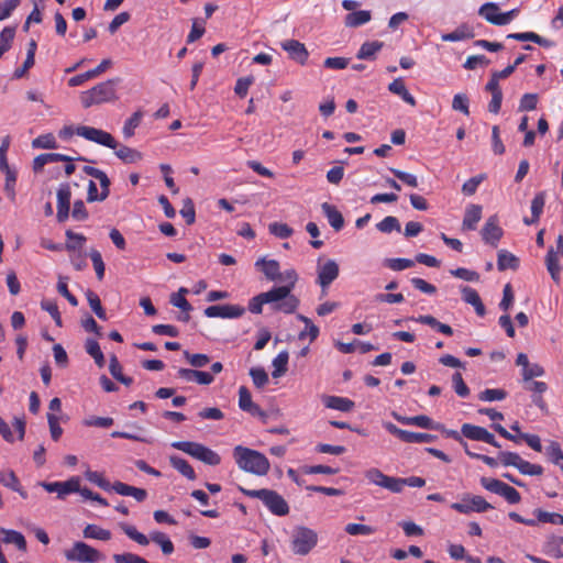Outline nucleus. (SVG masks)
I'll list each match as a JSON object with an SVG mask.
<instances>
[{"label": "nucleus", "instance_id": "1", "mask_svg": "<svg viewBox=\"0 0 563 563\" xmlns=\"http://www.w3.org/2000/svg\"><path fill=\"white\" fill-rule=\"evenodd\" d=\"M233 457L241 470L258 476L266 475L271 467L268 459L263 453L242 445L233 449Z\"/></svg>", "mask_w": 563, "mask_h": 563}, {"label": "nucleus", "instance_id": "2", "mask_svg": "<svg viewBox=\"0 0 563 563\" xmlns=\"http://www.w3.org/2000/svg\"><path fill=\"white\" fill-rule=\"evenodd\" d=\"M121 81L120 78H112L97 84L91 89L80 93V102L85 109L95 104L113 102L118 100L117 86Z\"/></svg>", "mask_w": 563, "mask_h": 563}, {"label": "nucleus", "instance_id": "3", "mask_svg": "<svg viewBox=\"0 0 563 563\" xmlns=\"http://www.w3.org/2000/svg\"><path fill=\"white\" fill-rule=\"evenodd\" d=\"M239 490L250 498L260 499L275 516L284 517L289 514L288 503L276 490L268 488L247 489L242 486H239Z\"/></svg>", "mask_w": 563, "mask_h": 563}, {"label": "nucleus", "instance_id": "4", "mask_svg": "<svg viewBox=\"0 0 563 563\" xmlns=\"http://www.w3.org/2000/svg\"><path fill=\"white\" fill-rule=\"evenodd\" d=\"M120 528L131 540L135 541L140 545H147L151 540L161 547L164 554L169 555L174 552V544L164 532L153 531L147 537L137 531L134 526L128 523H120Z\"/></svg>", "mask_w": 563, "mask_h": 563}, {"label": "nucleus", "instance_id": "5", "mask_svg": "<svg viewBox=\"0 0 563 563\" xmlns=\"http://www.w3.org/2000/svg\"><path fill=\"white\" fill-rule=\"evenodd\" d=\"M172 446L208 465L216 466L221 463L220 455L201 443L191 441H176L172 443Z\"/></svg>", "mask_w": 563, "mask_h": 563}, {"label": "nucleus", "instance_id": "6", "mask_svg": "<svg viewBox=\"0 0 563 563\" xmlns=\"http://www.w3.org/2000/svg\"><path fill=\"white\" fill-rule=\"evenodd\" d=\"M280 280L285 282L286 285L278 286L277 288H286L288 294L287 297L282 299V302L278 305L277 310L286 314H291L297 310L300 302L299 299L291 294V290L294 289L298 280V275L295 269H287L284 273H282Z\"/></svg>", "mask_w": 563, "mask_h": 563}, {"label": "nucleus", "instance_id": "7", "mask_svg": "<svg viewBox=\"0 0 563 563\" xmlns=\"http://www.w3.org/2000/svg\"><path fill=\"white\" fill-rule=\"evenodd\" d=\"M287 289L286 288H272L268 291L261 292L249 301V310L252 313H262L263 306L265 303H272L273 309L277 310L278 305L282 302V299L287 297Z\"/></svg>", "mask_w": 563, "mask_h": 563}, {"label": "nucleus", "instance_id": "8", "mask_svg": "<svg viewBox=\"0 0 563 563\" xmlns=\"http://www.w3.org/2000/svg\"><path fill=\"white\" fill-rule=\"evenodd\" d=\"M318 534L307 527L295 529L291 540V550L295 554L307 555L317 544Z\"/></svg>", "mask_w": 563, "mask_h": 563}, {"label": "nucleus", "instance_id": "9", "mask_svg": "<svg viewBox=\"0 0 563 563\" xmlns=\"http://www.w3.org/2000/svg\"><path fill=\"white\" fill-rule=\"evenodd\" d=\"M69 562L97 563L102 559V554L82 541H76L73 547L64 552Z\"/></svg>", "mask_w": 563, "mask_h": 563}, {"label": "nucleus", "instance_id": "10", "mask_svg": "<svg viewBox=\"0 0 563 563\" xmlns=\"http://www.w3.org/2000/svg\"><path fill=\"white\" fill-rule=\"evenodd\" d=\"M481 485L488 492L504 497L509 504H518L521 500V496L516 488L499 479L482 477Z\"/></svg>", "mask_w": 563, "mask_h": 563}, {"label": "nucleus", "instance_id": "11", "mask_svg": "<svg viewBox=\"0 0 563 563\" xmlns=\"http://www.w3.org/2000/svg\"><path fill=\"white\" fill-rule=\"evenodd\" d=\"M76 134L90 142L97 143L109 148H117L118 146V142L115 141V139L109 132L103 131L101 129L87 125H79L76 128Z\"/></svg>", "mask_w": 563, "mask_h": 563}, {"label": "nucleus", "instance_id": "12", "mask_svg": "<svg viewBox=\"0 0 563 563\" xmlns=\"http://www.w3.org/2000/svg\"><path fill=\"white\" fill-rule=\"evenodd\" d=\"M451 508L460 514H470L472 511L485 512L493 508V506L486 501L482 496H465L461 503H453Z\"/></svg>", "mask_w": 563, "mask_h": 563}, {"label": "nucleus", "instance_id": "13", "mask_svg": "<svg viewBox=\"0 0 563 563\" xmlns=\"http://www.w3.org/2000/svg\"><path fill=\"white\" fill-rule=\"evenodd\" d=\"M48 493H57V497L64 499L67 495L78 493L80 490V479L77 476L70 477L65 482H43L41 484Z\"/></svg>", "mask_w": 563, "mask_h": 563}, {"label": "nucleus", "instance_id": "14", "mask_svg": "<svg viewBox=\"0 0 563 563\" xmlns=\"http://www.w3.org/2000/svg\"><path fill=\"white\" fill-rule=\"evenodd\" d=\"M245 313V308L240 305H214L205 309L208 318L235 319Z\"/></svg>", "mask_w": 563, "mask_h": 563}, {"label": "nucleus", "instance_id": "15", "mask_svg": "<svg viewBox=\"0 0 563 563\" xmlns=\"http://www.w3.org/2000/svg\"><path fill=\"white\" fill-rule=\"evenodd\" d=\"M503 234H504V231L499 227L498 217L496 214L490 216L486 220V222H485V224H484V227L482 228V231H481V235H482L483 241L486 244H489V245L496 247L498 242L503 238Z\"/></svg>", "mask_w": 563, "mask_h": 563}, {"label": "nucleus", "instance_id": "16", "mask_svg": "<svg viewBox=\"0 0 563 563\" xmlns=\"http://www.w3.org/2000/svg\"><path fill=\"white\" fill-rule=\"evenodd\" d=\"M391 417L398 422L405 426H416L423 429L429 430H441L442 426L440 423L434 422L430 417L426 415H419L415 417H406L401 416L397 411H391Z\"/></svg>", "mask_w": 563, "mask_h": 563}, {"label": "nucleus", "instance_id": "17", "mask_svg": "<svg viewBox=\"0 0 563 563\" xmlns=\"http://www.w3.org/2000/svg\"><path fill=\"white\" fill-rule=\"evenodd\" d=\"M282 48L287 52L290 59L300 65H306L309 58V52L305 44L297 40H286L280 44Z\"/></svg>", "mask_w": 563, "mask_h": 563}, {"label": "nucleus", "instance_id": "18", "mask_svg": "<svg viewBox=\"0 0 563 563\" xmlns=\"http://www.w3.org/2000/svg\"><path fill=\"white\" fill-rule=\"evenodd\" d=\"M339 265L333 260H328L323 265L318 267L317 283L323 291L338 278Z\"/></svg>", "mask_w": 563, "mask_h": 563}, {"label": "nucleus", "instance_id": "19", "mask_svg": "<svg viewBox=\"0 0 563 563\" xmlns=\"http://www.w3.org/2000/svg\"><path fill=\"white\" fill-rule=\"evenodd\" d=\"M71 191L69 184H62L57 189V220L64 222L69 217Z\"/></svg>", "mask_w": 563, "mask_h": 563}, {"label": "nucleus", "instance_id": "20", "mask_svg": "<svg viewBox=\"0 0 563 563\" xmlns=\"http://www.w3.org/2000/svg\"><path fill=\"white\" fill-rule=\"evenodd\" d=\"M239 407L241 410L252 416L265 418L266 413L256 404L253 402L250 390L245 386L239 388Z\"/></svg>", "mask_w": 563, "mask_h": 563}, {"label": "nucleus", "instance_id": "21", "mask_svg": "<svg viewBox=\"0 0 563 563\" xmlns=\"http://www.w3.org/2000/svg\"><path fill=\"white\" fill-rule=\"evenodd\" d=\"M178 377L185 379L186 382H196L199 385H210L213 383L214 377L211 373L191 369V368H179Z\"/></svg>", "mask_w": 563, "mask_h": 563}, {"label": "nucleus", "instance_id": "22", "mask_svg": "<svg viewBox=\"0 0 563 563\" xmlns=\"http://www.w3.org/2000/svg\"><path fill=\"white\" fill-rule=\"evenodd\" d=\"M255 266L263 272L267 279L273 282L282 279L280 267L277 261L260 258L255 262Z\"/></svg>", "mask_w": 563, "mask_h": 563}, {"label": "nucleus", "instance_id": "23", "mask_svg": "<svg viewBox=\"0 0 563 563\" xmlns=\"http://www.w3.org/2000/svg\"><path fill=\"white\" fill-rule=\"evenodd\" d=\"M482 219V206L468 205L465 209L462 227L464 230L473 231Z\"/></svg>", "mask_w": 563, "mask_h": 563}, {"label": "nucleus", "instance_id": "24", "mask_svg": "<svg viewBox=\"0 0 563 563\" xmlns=\"http://www.w3.org/2000/svg\"><path fill=\"white\" fill-rule=\"evenodd\" d=\"M322 402L327 408L342 412H349L355 406L353 400L340 396H322Z\"/></svg>", "mask_w": 563, "mask_h": 563}, {"label": "nucleus", "instance_id": "25", "mask_svg": "<svg viewBox=\"0 0 563 563\" xmlns=\"http://www.w3.org/2000/svg\"><path fill=\"white\" fill-rule=\"evenodd\" d=\"M0 483L13 492H16L23 499L27 498V492L22 487L20 479L12 470L0 474Z\"/></svg>", "mask_w": 563, "mask_h": 563}, {"label": "nucleus", "instance_id": "26", "mask_svg": "<svg viewBox=\"0 0 563 563\" xmlns=\"http://www.w3.org/2000/svg\"><path fill=\"white\" fill-rule=\"evenodd\" d=\"M461 291H462L463 300L466 303L472 305L474 307L476 313L479 317L485 316V312H486L485 306H484L478 292L474 288L468 287V286H464Z\"/></svg>", "mask_w": 563, "mask_h": 563}, {"label": "nucleus", "instance_id": "27", "mask_svg": "<svg viewBox=\"0 0 563 563\" xmlns=\"http://www.w3.org/2000/svg\"><path fill=\"white\" fill-rule=\"evenodd\" d=\"M544 205H545V192L540 191L533 197V199L531 201V218H525L523 219L525 224L531 225V224L537 223L543 212Z\"/></svg>", "mask_w": 563, "mask_h": 563}, {"label": "nucleus", "instance_id": "28", "mask_svg": "<svg viewBox=\"0 0 563 563\" xmlns=\"http://www.w3.org/2000/svg\"><path fill=\"white\" fill-rule=\"evenodd\" d=\"M322 211L327 217L330 225L335 230L340 231L344 225V219L342 213L336 209L335 206L330 205L329 202H323L321 205Z\"/></svg>", "mask_w": 563, "mask_h": 563}, {"label": "nucleus", "instance_id": "29", "mask_svg": "<svg viewBox=\"0 0 563 563\" xmlns=\"http://www.w3.org/2000/svg\"><path fill=\"white\" fill-rule=\"evenodd\" d=\"M388 90L391 93L399 96L408 104L416 106L415 97L408 91V89L401 78L394 79L389 84Z\"/></svg>", "mask_w": 563, "mask_h": 563}, {"label": "nucleus", "instance_id": "30", "mask_svg": "<svg viewBox=\"0 0 563 563\" xmlns=\"http://www.w3.org/2000/svg\"><path fill=\"white\" fill-rule=\"evenodd\" d=\"M372 19L371 11L360 10L347 13L344 18V24L347 27H358L366 24Z\"/></svg>", "mask_w": 563, "mask_h": 563}, {"label": "nucleus", "instance_id": "31", "mask_svg": "<svg viewBox=\"0 0 563 563\" xmlns=\"http://www.w3.org/2000/svg\"><path fill=\"white\" fill-rule=\"evenodd\" d=\"M413 320L416 322L427 324L442 334H445L449 336L453 334V329L449 324L438 321L433 316H430V314L419 316L417 318H413Z\"/></svg>", "mask_w": 563, "mask_h": 563}, {"label": "nucleus", "instance_id": "32", "mask_svg": "<svg viewBox=\"0 0 563 563\" xmlns=\"http://www.w3.org/2000/svg\"><path fill=\"white\" fill-rule=\"evenodd\" d=\"M170 465L177 470L183 476L190 481L196 479V473L192 466L183 457H179L177 455H172L169 457Z\"/></svg>", "mask_w": 563, "mask_h": 563}, {"label": "nucleus", "instance_id": "33", "mask_svg": "<svg viewBox=\"0 0 563 563\" xmlns=\"http://www.w3.org/2000/svg\"><path fill=\"white\" fill-rule=\"evenodd\" d=\"M384 43L379 41L365 42L361 45L356 57L358 59H375V55L383 48Z\"/></svg>", "mask_w": 563, "mask_h": 563}, {"label": "nucleus", "instance_id": "34", "mask_svg": "<svg viewBox=\"0 0 563 563\" xmlns=\"http://www.w3.org/2000/svg\"><path fill=\"white\" fill-rule=\"evenodd\" d=\"M545 265H547V269L550 273L551 278L553 279V282L555 284H560V280H561V276H560L561 266L559 264L558 255H556V253L554 252V250L552 247L548 251V254L545 256Z\"/></svg>", "mask_w": 563, "mask_h": 563}, {"label": "nucleus", "instance_id": "35", "mask_svg": "<svg viewBox=\"0 0 563 563\" xmlns=\"http://www.w3.org/2000/svg\"><path fill=\"white\" fill-rule=\"evenodd\" d=\"M114 150L117 157L126 164L135 163L142 158V154L139 151L126 145H118Z\"/></svg>", "mask_w": 563, "mask_h": 563}, {"label": "nucleus", "instance_id": "36", "mask_svg": "<svg viewBox=\"0 0 563 563\" xmlns=\"http://www.w3.org/2000/svg\"><path fill=\"white\" fill-rule=\"evenodd\" d=\"M519 266V260L512 253L505 250L498 252L497 267L499 271L517 269Z\"/></svg>", "mask_w": 563, "mask_h": 563}, {"label": "nucleus", "instance_id": "37", "mask_svg": "<svg viewBox=\"0 0 563 563\" xmlns=\"http://www.w3.org/2000/svg\"><path fill=\"white\" fill-rule=\"evenodd\" d=\"M1 532L4 534L3 542L14 544L20 551H26V540L24 536L15 530L1 529Z\"/></svg>", "mask_w": 563, "mask_h": 563}, {"label": "nucleus", "instance_id": "38", "mask_svg": "<svg viewBox=\"0 0 563 563\" xmlns=\"http://www.w3.org/2000/svg\"><path fill=\"white\" fill-rule=\"evenodd\" d=\"M85 538L108 541L111 539V532L97 525H87L82 531Z\"/></svg>", "mask_w": 563, "mask_h": 563}, {"label": "nucleus", "instance_id": "39", "mask_svg": "<svg viewBox=\"0 0 563 563\" xmlns=\"http://www.w3.org/2000/svg\"><path fill=\"white\" fill-rule=\"evenodd\" d=\"M474 34L467 25H461L453 32L442 34L441 40L444 42H459L466 38H472Z\"/></svg>", "mask_w": 563, "mask_h": 563}, {"label": "nucleus", "instance_id": "40", "mask_svg": "<svg viewBox=\"0 0 563 563\" xmlns=\"http://www.w3.org/2000/svg\"><path fill=\"white\" fill-rule=\"evenodd\" d=\"M479 15H482L487 22L494 25H500L499 22H495V18H499L501 12H499V8L494 2H487L479 8Z\"/></svg>", "mask_w": 563, "mask_h": 563}, {"label": "nucleus", "instance_id": "41", "mask_svg": "<svg viewBox=\"0 0 563 563\" xmlns=\"http://www.w3.org/2000/svg\"><path fill=\"white\" fill-rule=\"evenodd\" d=\"M109 371L117 380L124 384L125 386H130L133 383L132 377L123 375L122 366L115 355H112L110 358Z\"/></svg>", "mask_w": 563, "mask_h": 563}, {"label": "nucleus", "instance_id": "42", "mask_svg": "<svg viewBox=\"0 0 563 563\" xmlns=\"http://www.w3.org/2000/svg\"><path fill=\"white\" fill-rule=\"evenodd\" d=\"M534 516L537 517V523L543 522V523H552V525H562L563 526V515L558 512H549L545 510H542L540 508L534 509L533 511Z\"/></svg>", "mask_w": 563, "mask_h": 563}, {"label": "nucleus", "instance_id": "43", "mask_svg": "<svg viewBox=\"0 0 563 563\" xmlns=\"http://www.w3.org/2000/svg\"><path fill=\"white\" fill-rule=\"evenodd\" d=\"M110 194V186L101 187V191L98 192L97 185L93 180H89L88 183V192H87V201H103L108 198Z\"/></svg>", "mask_w": 563, "mask_h": 563}, {"label": "nucleus", "instance_id": "44", "mask_svg": "<svg viewBox=\"0 0 563 563\" xmlns=\"http://www.w3.org/2000/svg\"><path fill=\"white\" fill-rule=\"evenodd\" d=\"M143 118L141 110L135 111L124 123L122 133L125 139H130L134 135L135 129L140 125Z\"/></svg>", "mask_w": 563, "mask_h": 563}, {"label": "nucleus", "instance_id": "45", "mask_svg": "<svg viewBox=\"0 0 563 563\" xmlns=\"http://www.w3.org/2000/svg\"><path fill=\"white\" fill-rule=\"evenodd\" d=\"M86 297L90 308L96 313V316L101 320H107V312L101 305L99 296L92 290H87Z\"/></svg>", "mask_w": 563, "mask_h": 563}, {"label": "nucleus", "instance_id": "46", "mask_svg": "<svg viewBox=\"0 0 563 563\" xmlns=\"http://www.w3.org/2000/svg\"><path fill=\"white\" fill-rule=\"evenodd\" d=\"M65 235L67 238V242L65 244V249L67 251L73 252L82 249L86 242V236L84 234L75 233L71 230H67Z\"/></svg>", "mask_w": 563, "mask_h": 563}, {"label": "nucleus", "instance_id": "47", "mask_svg": "<svg viewBox=\"0 0 563 563\" xmlns=\"http://www.w3.org/2000/svg\"><path fill=\"white\" fill-rule=\"evenodd\" d=\"M435 439H437V437L434 434L422 433V432H412V431L406 430L402 442H405V443H430V442H433Z\"/></svg>", "mask_w": 563, "mask_h": 563}, {"label": "nucleus", "instance_id": "48", "mask_svg": "<svg viewBox=\"0 0 563 563\" xmlns=\"http://www.w3.org/2000/svg\"><path fill=\"white\" fill-rule=\"evenodd\" d=\"M288 358L289 355L286 351L279 352L277 354V356L273 360V377H279L287 372Z\"/></svg>", "mask_w": 563, "mask_h": 563}, {"label": "nucleus", "instance_id": "49", "mask_svg": "<svg viewBox=\"0 0 563 563\" xmlns=\"http://www.w3.org/2000/svg\"><path fill=\"white\" fill-rule=\"evenodd\" d=\"M32 146L34 148L52 150L57 147V141L52 133L41 134L32 141Z\"/></svg>", "mask_w": 563, "mask_h": 563}, {"label": "nucleus", "instance_id": "50", "mask_svg": "<svg viewBox=\"0 0 563 563\" xmlns=\"http://www.w3.org/2000/svg\"><path fill=\"white\" fill-rule=\"evenodd\" d=\"M507 397V391L501 388H487L478 394L482 401H500Z\"/></svg>", "mask_w": 563, "mask_h": 563}, {"label": "nucleus", "instance_id": "51", "mask_svg": "<svg viewBox=\"0 0 563 563\" xmlns=\"http://www.w3.org/2000/svg\"><path fill=\"white\" fill-rule=\"evenodd\" d=\"M344 531L350 536H371L376 529L372 526L362 523H347Z\"/></svg>", "mask_w": 563, "mask_h": 563}, {"label": "nucleus", "instance_id": "52", "mask_svg": "<svg viewBox=\"0 0 563 563\" xmlns=\"http://www.w3.org/2000/svg\"><path fill=\"white\" fill-rule=\"evenodd\" d=\"M376 228L383 233H390L393 231H400V223L396 217L387 216L376 224Z\"/></svg>", "mask_w": 563, "mask_h": 563}, {"label": "nucleus", "instance_id": "53", "mask_svg": "<svg viewBox=\"0 0 563 563\" xmlns=\"http://www.w3.org/2000/svg\"><path fill=\"white\" fill-rule=\"evenodd\" d=\"M184 357L195 368L205 367L210 362V357L207 354H202V353L192 354V353H189L188 351H185Z\"/></svg>", "mask_w": 563, "mask_h": 563}, {"label": "nucleus", "instance_id": "54", "mask_svg": "<svg viewBox=\"0 0 563 563\" xmlns=\"http://www.w3.org/2000/svg\"><path fill=\"white\" fill-rule=\"evenodd\" d=\"M269 233L279 238V239H288L292 235L294 230L286 223L282 222H273L268 227Z\"/></svg>", "mask_w": 563, "mask_h": 563}, {"label": "nucleus", "instance_id": "55", "mask_svg": "<svg viewBox=\"0 0 563 563\" xmlns=\"http://www.w3.org/2000/svg\"><path fill=\"white\" fill-rule=\"evenodd\" d=\"M484 430L485 428L483 427L464 423L461 428V433L470 440L481 441Z\"/></svg>", "mask_w": 563, "mask_h": 563}, {"label": "nucleus", "instance_id": "56", "mask_svg": "<svg viewBox=\"0 0 563 563\" xmlns=\"http://www.w3.org/2000/svg\"><path fill=\"white\" fill-rule=\"evenodd\" d=\"M452 109L454 111H460L465 115L470 114V100L468 97L464 93H456L452 100Z\"/></svg>", "mask_w": 563, "mask_h": 563}, {"label": "nucleus", "instance_id": "57", "mask_svg": "<svg viewBox=\"0 0 563 563\" xmlns=\"http://www.w3.org/2000/svg\"><path fill=\"white\" fill-rule=\"evenodd\" d=\"M452 385L454 391L457 396L465 398L470 395V388L465 384L462 374L460 372H455L452 376Z\"/></svg>", "mask_w": 563, "mask_h": 563}, {"label": "nucleus", "instance_id": "58", "mask_svg": "<svg viewBox=\"0 0 563 563\" xmlns=\"http://www.w3.org/2000/svg\"><path fill=\"white\" fill-rule=\"evenodd\" d=\"M517 470L523 475L539 476L543 473V467L539 464H532L521 459Z\"/></svg>", "mask_w": 563, "mask_h": 563}, {"label": "nucleus", "instance_id": "59", "mask_svg": "<svg viewBox=\"0 0 563 563\" xmlns=\"http://www.w3.org/2000/svg\"><path fill=\"white\" fill-rule=\"evenodd\" d=\"M548 455L553 464L559 466L563 472V451L558 442H551L548 448Z\"/></svg>", "mask_w": 563, "mask_h": 563}, {"label": "nucleus", "instance_id": "60", "mask_svg": "<svg viewBox=\"0 0 563 563\" xmlns=\"http://www.w3.org/2000/svg\"><path fill=\"white\" fill-rule=\"evenodd\" d=\"M185 294H187V289L180 288L177 294H174L172 296L170 302H172V305L181 309L183 311L188 312L191 310V305L185 298Z\"/></svg>", "mask_w": 563, "mask_h": 563}, {"label": "nucleus", "instance_id": "61", "mask_svg": "<svg viewBox=\"0 0 563 563\" xmlns=\"http://www.w3.org/2000/svg\"><path fill=\"white\" fill-rule=\"evenodd\" d=\"M413 261L409 258H386L385 266L391 271H404L413 266Z\"/></svg>", "mask_w": 563, "mask_h": 563}, {"label": "nucleus", "instance_id": "62", "mask_svg": "<svg viewBox=\"0 0 563 563\" xmlns=\"http://www.w3.org/2000/svg\"><path fill=\"white\" fill-rule=\"evenodd\" d=\"M89 255H90L93 268L96 271L97 278L99 280H102L104 277L106 267H104V263H103L101 253L97 250H92Z\"/></svg>", "mask_w": 563, "mask_h": 563}, {"label": "nucleus", "instance_id": "63", "mask_svg": "<svg viewBox=\"0 0 563 563\" xmlns=\"http://www.w3.org/2000/svg\"><path fill=\"white\" fill-rule=\"evenodd\" d=\"M388 475H385L380 470L372 467L365 472L366 479L374 485L383 487Z\"/></svg>", "mask_w": 563, "mask_h": 563}, {"label": "nucleus", "instance_id": "64", "mask_svg": "<svg viewBox=\"0 0 563 563\" xmlns=\"http://www.w3.org/2000/svg\"><path fill=\"white\" fill-rule=\"evenodd\" d=\"M521 459L522 457L516 452L503 451L498 454V460L504 466H514L517 468Z\"/></svg>", "mask_w": 563, "mask_h": 563}]
</instances>
